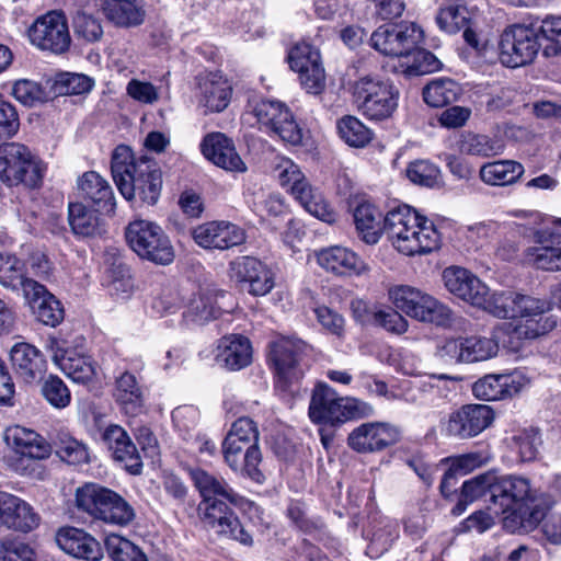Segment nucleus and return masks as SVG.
Masks as SVG:
<instances>
[{
  "mask_svg": "<svg viewBox=\"0 0 561 561\" xmlns=\"http://www.w3.org/2000/svg\"><path fill=\"white\" fill-rule=\"evenodd\" d=\"M103 439L115 460L129 461L130 463L127 467L131 469V472H139L141 462L137 448L123 427L118 425L108 426L103 434Z\"/></svg>",
  "mask_w": 561,
  "mask_h": 561,
  "instance_id": "38",
  "label": "nucleus"
},
{
  "mask_svg": "<svg viewBox=\"0 0 561 561\" xmlns=\"http://www.w3.org/2000/svg\"><path fill=\"white\" fill-rule=\"evenodd\" d=\"M260 432L256 423L243 416L234 421L222 442L225 462L233 471H244L253 481L262 482L264 476L259 469L262 453L259 447Z\"/></svg>",
  "mask_w": 561,
  "mask_h": 561,
  "instance_id": "4",
  "label": "nucleus"
},
{
  "mask_svg": "<svg viewBox=\"0 0 561 561\" xmlns=\"http://www.w3.org/2000/svg\"><path fill=\"white\" fill-rule=\"evenodd\" d=\"M125 237L130 249L141 259L158 265L174 260V249L163 229L153 221L138 219L129 222Z\"/></svg>",
  "mask_w": 561,
  "mask_h": 561,
  "instance_id": "8",
  "label": "nucleus"
},
{
  "mask_svg": "<svg viewBox=\"0 0 561 561\" xmlns=\"http://www.w3.org/2000/svg\"><path fill=\"white\" fill-rule=\"evenodd\" d=\"M436 22L442 31L455 34L471 22V14L463 5L450 4L439 10Z\"/></svg>",
  "mask_w": 561,
  "mask_h": 561,
  "instance_id": "56",
  "label": "nucleus"
},
{
  "mask_svg": "<svg viewBox=\"0 0 561 561\" xmlns=\"http://www.w3.org/2000/svg\"><path fill=\"white\" fill-rule=\"evenodd\" d=\"M250 111L261 128L274 133L289 145H301L304 131L284 103L267 99H253L250 102Z\"/></svg>",
  "mask_w": 561,
  "mask_h": 561,
  "instance_id": "11",
  "label": "nucleus"
},
{
  "mask_svg": "<svg viewBox=\"0 0 561 561\" xmlns=\"http://www.w3.org/2000/svg\"><path fill=\"white\" fill-rule=\"evenodd\" d=\"M72 26L76 36L85 42H96L103 35V27L100 20L84 12H78L73 16Z\"/></svg>",
  "mask_w": 561,
  "mask_h": 561,
  "instance_id": "64",
  "label": "nucleus"
},
{
  "mask_svg": "<svg viewBox=\"0 0 561 561\" xmlns=\"http://www.w3.org/2000/svg\"><path fill=\"white\" fill-rule=\"evenodd\" d=\"M56 454L69 465H80L89 461L87 447L66 433H58L54 438Z\"/></svg>",
  "mask_w": 561,
  "mask_h": 561,
  "instance_id": "55",
  "label": "nucleus"
},
{
  "mask_svg": "<svg viewBox=\"0 0 561 561\" xmlns=\"http://www.w3.org/2000/svg\"><path fill=\"white\" fill-rule=\"evenodd\" d=\"M443 280L449 293L470 305H480L483 301L485 284L468 270L449 266L443 272Z\"/></svg>",
  "mask_w": 561,
  "mask_h": 561,
  "instance_id": "30",
  "label": "nucleus"
},
{
  "mask_svg": "<svg viewBox=\"0 0 561 561\" xmlns=\"http://www.w3.org/2000/svg\"><path fill=\"white\" fill-rule=\"evenodd\" d=\"M222 293L211 288L201 289L194 297L184 312V318L188 323L204 325L210 320L219 317L221 308L218 306V297Z\"/></svg>",
  "mask_w": 561,
  "mask_h": 561,
  "instance_id": "39",
  "label": "nucleus"
},
{
  "mask_svg": "<svg viewBox=\"0 0 561 561\" xmlns=\"http://www.w3.org/2000/svg\"><path fill=\"white\" fill-rule=\"evenodd\" d=\"M216 362L228 370H240L252 362V346L240 334L222 336L217 345Z\"/></svg>",
  "mask_w": 561,
  "mask_h": 561,
  "instance_id": "34",
  "label": "nucleus"
},
{
  "mask_svg": "<svg viewBox=\"0 0 561 561\" xmlns=\"http://www.w3.org/2000/svg\"><path fill=\"white\" fill-rule=\"evenodd\" d=\"M400 438L397 427L381 422H368L354 428L347 437V445L362 454L377 453L396 444Z\"/></svg>",
  "mask_w": 561,
  "mask_h": 561,
  "instance_id": "20",
  "label": "nucleus"
},
{
  "mask_svg": "<svg viewBox=\"0 0 561 561\" xmlns=\"http://www.w3.org/2000/svg\"><path fill=\"white\" fill-rule=\"evenodd\" d=\"M226 499L201 501L198 516L204 525L218 536H224L251 546L252 536L242 527L234 511Z\"/></svg>",
  "mask_w": 561,
  "mask_h": 561,
  "instance_id": "13",
  "label": "nucleus"
},
{
  "mask_svg": "<svg viewBox=\"0 0 561 561\" xmlns=\"http://www.w3.org/2000/svg\"><path fill=\"white\" fill-rule=\"evenodd\" d=\"M9 502L12 507L8 512L7 529L28 533L39 525V515L27 502L10 493Z\"/></svg>",
  "mask_w": 561,
  "mask_h": 561,
  "instance_id": "47",
  "label": "nucleus"
},
{
  "mask_svg": "<svg viewBox=\"0 0 561 561\" xmlns=\"http://www.w3.org/2000/svg\"><path fill=\"white\" fill-rule=\"evenodd\" d=\"M105 548L113 561H148L137 545L116 534L106 537Z\"/></svg>",
  "mask_w": 561,
  "mask_h": 561,
  "instance_id": "54",
  "label": "nucleus"
},
{
  "mask_svg": "<svg viewBox=\"0 0 561 561\" xmlns=\"http://www.w3.org/2000/svg\"><path fill=\"white\" fill-rule=\"evenodd\" d=\"M197 89L198 105L204 107L205 112L219 113L230 102L231 84L220 73L210 72L198 77Z\"/></svg>",
  "mask_w": 561,
  "mask_h": 561,
  "instance_id": "29",
  "label": "nucleus"
},
{
  "mask_svg": "<svg viewBox=\"0 0 561 561\" xmlns=\"http://www.w3.org/2000/svg\"><path fill=\"white\" fill-rule=\"evenodd\" d=\"M375 49L383 55L408 57L423 42V31L411 23L409 25H382L371 34Z\"/></svg>",
  "mask_w": 561,
  "mask_h": 561,
  "instance_id": "16",
  "label": "nucleus"
},
{
  "mask_svg": "<svg viewBox=\"0 0 561 561\" xmlns=\"http://www.w3.org/2000/svg\"><path fill=\"white\" fill-rule=\"evenodd\" d=\"M318 264L336 275L363 274L368 268L365 262L352 250L334 245L316 253Z\"/></svg>",
  "mask_w": 561,
  "mask_h": 561,
  "instance_id": "33",
  "label": "nucleus"
},
{
  "mask_svg": "<svg viewBox=\"0 0 561 561\" xmlns=\"http://www.w3.org/2000/svg\"><path fill=\"white\" fill-rule=\"evenodd\" d=\"M12 368L25 383L42 379L46 371V360L42 352L28 343H16L10 352Z\"/></svg>",
  "mask_w": 561,
  "mask_h": 561,
  "instance_id": "31",
  "label": "nucleus"
},
{
  "mask_svg": "<svg viewBox=\"0 0 561 561\" xmlns=\"http://www.w3.org/2000/svg\"><path fill=\"white\" fill-rule=\"evenodd\" d=\"M301 206L314 217L325 222L335 221V213L324 201L322 194L305 179L290 191Z\"/></svg>",
  "mask_w": 561,
  "mask_h": 561,
  "instance_id": "45",
  "label": "nucleus"
},
{
  "mask_svg": "<svg viewBox=\"0 0 561 561\" xmlns=\"http://www.w3.org/2000/svg\"><path fill=\"white\" fill-rule=\"evenodd\" d=\"M440 170L428 160H415L407 169V176L415 184L433 187L437 184Z\"/></svg>",
  "mask_w": 561,
  "mask_h": 561,
  "instance_id": "60",
  "label": "nucleus"
},
{
  "mask_svg": "<svg viewBox=\"0 0 561 561\" xmlns=\"http://www.w3.org/2000/svg\"><path fill=\"white\" fill-rule=\"evenodd\" d=\"M353 217L362 240L367 244H376L383 230V226L381 227V211L371 203L363 202L354 209Z\"/></svg>",
  "mask_w": 561,
  "mask_h": 561,
  "instance_id": "42",
  "label": "nucleus"
},
{
  "mask_svg": "<svg viewBox=\"0 0 561 561\" xmlns=\"http://www.w3.org/2000/svg\"><path fill=\"white\" fill-rule=\"evenodd\" d=\"M68 221L72 232L79 237H94L102 230L96 213L81 203L69 204Z\"/></svg>",
  "mask_w": 561,
  "mask_h": 561,
  "instance_id": "48",
  "label": "nucleus"
},
{
  "mask_svg": "<svg viewBox=\"0 0 561 561\" xmlns=\"http://www.w3.org/2000/svg\"><path fill=\"white\" fill-rule=\"evenodd\" d=\"M552 305L548 299L516 294L511 321L495 327V337L512 352H518L526 341L551 331L557 322L548 316Z\"/></svg>",
  "mask_w": 561,
  "mask_h": 561,
  "instance_id": "2",
  "label": "nucleus"
},
{
  "mask_svg": "<svg viewBox=\"0 0 561 561\" xmlns=\"http://www.w3.org/2000/svg\"><path fill=\"white\" fill-rule=\"evenodd\" d=\"M111 170L121 194L131 201L137 195L148 205H154L162 187V174L157 162L146 156L135 158L127 146H117L112 154Z\"/></svg>",
  "mask_w": 561,
  "mask_h": 561,
  "instance_id": "1",
  "label": "nucleus"
},
{
  "mask_svg": "<svg viewBox=\"0 0 561 561\" xmlns=\"http://www.w3.org/2000/svg\"><path fill=\"white\" fill-rule=\"evenodd\" d=\"M201 146L204 157L217 167L231 172L247 171V165L237 152L233 141L226 135L209 134Z\"/></svg>",
  "mask_w": 561,
  "mask_h": 561,
  "instance_id": "27",
  "label": "nucleus"
},
{
  "mask_svg": "<svg viewBox=\"0 0 561 561\" xmlns=\"http://www.w3.org/2000/svg\"><path fill=\"white\" fill-rule=\"evenodd\" d=\"M188 474L198 490L202 501L226 499L229 503H237L238 494L225 479L201 468H188Z\"/></svg>",
  "mask_w": 561,
  "mask_h": 561,
  "instance_id": "37",
  "label": "nucleus"
},
{
  "mask_svg": "<svg viewBox=\"0 0 561 561\" xmlns=\"http://www.w3.org/2000/svg\"><path fill=\"white\" fill-rule=\"evenodd\" d=\"M24 298L26 299L33 314L45 325L56 327L64 319V309L59 300L47 291L45 286L38 282H26L24 284Z\"/></svg>",
  "mask_w": 561,
  "mask_h": 561,
  "instance_id": "26",
  "label": "nucleus"
},
{
  "mask_svg": "<svg viewBox=\"0 0 561 561\" xmlns=\"http://www.w3.org/2000/svg\"><path fill=\"white\" fill-rule=\"evenodd\" d=\"M75 504L93 519L110 525L127 526L136 516L134 507L121 494L94 482L76 490Z\"/></svg>",
  "mask_w": 561,
  "mask_h": 561,
  "instance_id": "5",
  "label": "nucleus"
},
{
  "mask_svg": "<svg viewBox=\"0 0 561 561\" xmlns=\"http://www.w3.org/2000/svg\"><path fill=\"white\" fill-rule=\"evenodd\" d=\"M514 448L517 449L520 460L531 461L538 455V448L541 444L540 433L537 428L530 427L523 430L513 437Z\"/></svg>",
  "mask_w": 561,
  "mask_h": 561,
  "instance_id": "62",
  "label": "nucleus"
},
{
  "mask_svg": "<svg viewBox=\"0 0 561 561\" xmlns=\"http://www.w3.org/2000/svg\"><path fill=\"white\" fill-rule=\"evenodd\" d=\"M399 536V526L396 520L387 517L375 520L367 531L369 543L366 553L370 558H379L392 546Z\"/></svg>",
  "mask_w": 561,
  "mask_h": 561,
  "instance_id": "46",
  "label": "nucleus"
},
{
  "mask_svg": "<svg viewBox=\"0 0 561 561\" xmlns=\"http://www.w3.org/2000/svg\"><path fill=\"white\" fill-rule=\"evenodd\" d=\"M337 131L340 137L351 147H365L373 138V131L357 117L351 115L339 119Z\"/></svg>",
  "mask_w": 561,
  "mask_h": 561,
  "instance_id": "52",
  "label": "nucleus"
},
{
  "mask_svg": "<svg viewBox=\"0 0 561 561\" xmlns=\"http://www.w3.org/2000/svg\"><path fill=\"white\" fill-rule=\"evenodd\" d=\"M354 95L359 111L369 119H386L398 106L399 92L393 84L371 76L355 82Z\"/></svg>",
  "mask_w": 561,
  "mask_h": 561,
  "instance_id": "10",
  "label": "nucleus"
},
{
  "mask_svg": "<svg viewBox=\"0 0 561 561\" xmlns=\"http://www.w3.org/2000/svg\"><path fill=\"white\" fill-rule=\"evenodd\" d=\"M273 172L278 179L280 185L289 187L290 191L293 190V186H296V184H299L306 179L300 168L293 160L286 157L275 158Z\"/></svg>",
  "mask_w": 561,
  "mask_h": 561,
  "instance_id": "63",
  "label": "nucleus"
},
{
  "mask_svg": "<svg viewBox=\"0 0 561 561\" xmlns=\"http://www.w3.org/2000/svg\"><path fill=\"white\" fill-rule=\"evenodd\" d=\"M536 499V490L531 486L530 480L522 476L495 474V483L492 489V504L503 514L508 513L513 507L525 504L526 501Z\"/></svg>",
  "mask_w": 561,
  "mask_h": 561,
  "instance_id": "23",
  "label": "nucleus"
},
{
  "mask_svg": "<svg viewBox=\"0 0 561 561\" xmlns=\"http://www.w3.org/2000/svg\"><path fill=\"white\" fill-rule=\"evenodd\" d=\"M80 196L100 210L113 213L115 198L110 183L94 171L83 173L77 182Z\"/></svg>",
  "mask_w": 561,
  "mask_h": 561,
  "instance_id": "36",
  "label": "nucleus"
},
{
  "mask_svg": "<svg viewBox=\"0 0 561 561\" xmlns=\"http://www.w3.org/2000/svg\"><path fill=\"white\" fill-rule=\"evenodd\" d=\"M388 294L396 308L413 319L440 327H447L451 323L453 311L419 288L409 285H396L389 288Z\"/></svg>",
  "mask_w": 561,
  "mask_h": 561,
  "instance_id": "7",
  "label": "nucleus"
},
{
  "mask_svg": "<svg viewBox=\"0 0 561 561\" xmlns=\"http://www.w3.org/2000/svg\"><path fill=\"white\" fill-rule=\"evenodd\" d=\"M533 242L524 252L525 263L546 272L561 271V233L536 230Z\"/></svg>",
  "mask_w": 561,
  "mask_h": 561,
  "instance_id": "21",
  "label": "nucleus"
},
{
  "mask_svg": "<svg viewBox=\"0 0 561 561\" xmlns=\"http://www.w3.org/2000/svg\"><path fill=\"white\" fill-rule=\"evenodd\" d=\"M359 401L340 398L328 385L318 383L311 394L309 417L317 424L344 423L359 415Z\"/></svg>",
  "mask_w": 561,
  "mask_h": 561,
  "instance_id": "12",
  "label": "nucleus"
},
{
  "mask_svg": "<svg viewBox=\"0 0 561 561\" xmlns=\"http://www.w3.org/2000/svg\"><path fill=\"white\" fill-rule=\"evenodd\" d=\"M7 445L22 457L34 460L46 459L51 454V446L41 435L23 426H11L4 432Z\"/></svg>",
  "mask_w": 561,
  "mask_h": 561,
  "instance_id": "32",
  "label": "nucleus"
},
{
  "mask_svg": "<svg viewBox=\"0 0 561 561\" xmlns=\"http://www.w3.org/2000/svg\"><path fill=\"white\" fill-rule=\"evenodd\" d=\"M540 30L523 24H513L502 32L499 42V58L508 68L530 65L537 57L541 43Z\"/></svg>",
  "mask_w": 561,
  "mask_h": 561,
  "instance_id": "9",
  "label": "nucleus"
},
{
  "mask_svg": "<svg viewBox=\"0 0 561 561\" xmlns=\"http://www.w3.org/2000/svg\"><path fill=\"white\" fill-rule=\"evenodd\" d=\"M494 411L486 404H466L449 415L448 435L468 439L486 430L494 421Z\"/></svg>",
  "mask_w": 561,
  "mask_h": 561,
  "instance_id": "19",
  "label": "nucleus"
},
{
  "mask_svg": "<svg viewBox=\"0 0 561 561\" xmlns=\"http://www.w3.org/2000/svg\"><path fill=\"white\" fill-rule=\"evenodd\" d=\"M47 348L53 362L60 370L76 382H88L95 375V363L92 358L77 350H64L56 339H49Z\"/></svg>",
  "mask_w": 561,
  "mask_h": 561,
  "instance_id": "25",
  "label": "nucleus"
},
{
  "mask_svg": "<svg viewBox=\"0 0 561 561\" xmlns=\"http://www.w3.org/2000/svg\"><path fill=\"white\" fill-rule=\"evenodd\" d=\"M541 37L546 41L542 47L545 57L561 55V16L546 18L539 26Z\"/></svg>",
  "mask_w": 561,
  "mask_h": 561,
  "instance_id": "57",
  "label": "nucleus"
},
{
  "mask_svg": "<svg viewBox=\"0 0 561 561\" xmlns=\"http://www.w3.org/2000/svg\"><path fill=\"white\" fill-rule=\"evenodd\" d=\"M457 148L459 152L463 154L491 158L502 154L504 152L505 145L496 137L465 131L457 140Z\"/></svg>",
  "mask_w": 561,
  "mask_h": 561,
  "instance_id": "44",
  "label": "nucleus"
},
{
  "mask_svg": "<svg viewBox=\"0 0 561 561\" xmlns=\"http://www.w3.org/2000/svg\"><path fill=\"white\" fill-rule=\"evenodd\" d=\"M502 342L495 337L468 336L447 340L440 347V356L457 363L486 360L496 355Z\"/></svg>",
  "mask_w": 561,
  "mask_h": 561,
  "instance_id": "18",
  "label": "nucleus"
},
{
  "mask_svg": "<svg viewBox=\"0 0 561 561\" xmlns=\"http://www.w3.org/2000/svg\"><path fill=\"white\" fill-rule=\"evenodd\" d=\"M503 519V526L511 533H529L545 517V508L536 503V499L513 507Z\"/></svg>",
  "mask_w": 561,
  "mask_h": 561,
  "instance_id": "41",
  "label": "nucleus"
},
{
  "mask_svg": "<svg viewBox=\"0 0 561 561\" xmlns=\"http://www.w3.org/2000/svg\"><path fill=\"white\" fill-rule=\"evenodd\" d=\"M194 241L208 250H228L245 242V231L229 221H209L192 230Z\"/></svg>",
  "mask_w": 561,
  "mask_h": 561,
  "instance_id": "22",
  "label": "nucleus"
},
{
  "mask_svg": "<svg viewBox=\"0 0 561 561\" xmlns=\"http://www.w3.org/2000/svg\"><path fill=\"white\" fill-rule=\"evenodd\" d=\"M104 16L118 27H135L145 22V0H99Z\"/></svg>",
  "mask_w": 561,
  "mask_h": 561,
  "instance_id": "35",
  "label": "nucleus"
},
{
  "mask_svg": "<svg viewBox=\"0 0 561 561\" xmlns=\"http://www.w3.org/2000/svg\"><path fill=\"white\" fill-rule=\"evenodd\" d=\"M524 171L523 164L515 160H496L483 163L479 170V178L490 186H507L516 183Z\"/></svg>",
  "mask_w": 561,
  "mask_h": 561,
  "instance_id": "40",
  "label": "nucleus"
},
{
  "mask_svg": "<svg viewBox=\"0 0 561 561\" xmlns=\"http://www.w3.org/2000/svg\"><path fill=\"white\" fill-rule=\"evenodd\" d=\"M460 91L459 84L454 80L439 78L425 85L423 89V99L430 106L440 107L455 102Z\"/></svg>",
  "mask_w": 561,
  "mask_h": 561,
  "instance_id": "49",
  "label": "nucleus"
},
{
  "mask_svg": "<svg viewBox=\"0 0 561 561\" xmlns=\"http://www.w3.org/2000/svg\"><path fill=\"white\" fill-rule=\"evenodd\" d=\"M114 398L128 415H137L144 407V394L135 375L125 371L116 378Z\"/></svg>",
  "mask_w": 561,
  "mask_h": 561,
  "instance_id": "43",
  "label": "nucleus"
},
{
  "mask_svg": "<svg viewBox=\"0 0 561 561\" xmlns=\"http://www.w3.org/2000/svg\"><path fill=\"white\" fill-rule=\"evenodd\" d=\"M93 81L81 73H62L55 81V91L60 95H78L89 92Z\"/></svg>",
  "mask_w": 561,
  "mask_h": 561,
  "instance_id": "61",
  "label": "nucleus"
},
{
  "mask_svg": "<svg viewBox=\"0 0 561 561\" xmlns=\"http://www.w3.org/2000/svg\"><path fill=\"white\" fill-rule=\"evenodd\" d=\"M23 266L15 255L0 252V284L12 289L21 287L24 291V284L35 280L24 276Z\"/></svg>",
  "mask_w": 561,
  "mask_h": 561,
  "instance_id": "51",
  "label": "nucleus"
},
{
  "mask_svg": "<svg viewBox=\"0 0 561 561\" xmlns=\"http://www.w3.org/2000/svg\"><path fill=\"white\" fill-rule=\"evenodd\" d=\"M27 35L34 46L54 54H64L71 43L67 18L61 11H50L37 18Z\"/></svg>",
  "mask_w": 561,
  "mask_h": 561,
  "instance_id": "14",
  "label": "nucleus"
},
{
  "mask_svg": "<svg viewBox=\"0 0 561 561\" xmlns=\"http://www.w3.org/2000/svg\"><path fill=\"white\" fill-rule=\"evenodd\" d=\"M307 348L304 341L294 337H283L271 345L270 357L274 364L278 383L284 389L302 377L301 360Z\"/></svg>",
  "mask_w": 561,
  "mask_h": 561,
  "instance_id": "15",
  "label": "nucleus"
},
{
  "mask_svg": "<svg viewBox=\"0 0 561 561\" xmlns=\"http://www.w3.org/2000/svg\"><path fill=\"white\" fill-rule=\"evenodd\" d=\"M58 547L66 553L88 561L103 558L101 543L90 534L76 527L60 528L56 534Z\"/></svg>",
  "mask_w": 561,
  "mask_h": 561,
  "instance_id": "28",
  "label": "nucleus"
},
{
  "mask_svg": "<svg viewBox=\"0 0 561 561\" xmlns=\"http://www.w3.org/2000/svg\"><path fill=\"white\" fill-rule=\"evenodd\" d=\"M383 231L400 253L424 255L440 248V233L434 224L410 206L390 210L383 218Z\"/></svg>",
  "mask_w": 561,
  "mask_h": 561,
  "instance_id": "3",
  "label": "nucleus"
},
{
  "mask_svg": "<svg viewBox=\"0 0 561 561\" xmlns=\"http://www.w3.org/2000/svg\"><path fill=\"white\" fill-rule=\"evenodd\" d=\"M45 171V164L26 146L19 142L0 145V180L9 186L38 187Z\"/></svg>",
  "mask_w": 561,
  "mask_h": 561,
  "instance_id": "6",
  "label": "nucleus"
},
{
  "mask_svg": "<svg viewBox=\"0 0 561 561\" xmlns=\"http://www.w3.org/2000/svg\"><path fill=\"white\" fill-rule=\"evenodd\" d=\"M494 483L495 473L492 471L479 474L466 481L461 488L465 502H473L481 496L489 495L490 502L492 503V489Z\"/></svg>",
  "mask_w": 561,
  "mask_h": 561,
  "instance_id": "59",
  "label": "nucleus"
},
{
  "mask_svg": "<svg viewBox=\"0 0 561 561\" xmlns=\"http://www.w3.org/2000/svg\"><path fill=\"white\" fill-rule=\"evenodd\" d=\"M405 61L400 64L402 72L407 76H422L434 72L440 68V61L434 54L420 48L417 45L408 57H403Z\"/></svg>",
  "mask_w": 561,
  "mask_h": 561,
  "instance_id": "53",
  "label": "nucleus"
},
{
  "mask_svg": "<svg viewBox=\"0 0 561 561\" xmlns=\"http://www.w3.org/2000/svg\"><path fill=\"white\" fill-rule=\"evenodd\" d=\"M288 59L290 68L296 72L322 65L319 50L308 43H299L294 46Z\"/></svg>",
  "mask_w": 561,
  "mask_h": 561,
  "instance_id": "58",
  "label": "nucleus"
},
{
  "mask_svg": "<svg viewBox=\"0 0 561 561\" xmlns=\"http://www.w3.org/2000/svg\"><path fill=\"white\" fill-rule=\"evenodd\" d=\"M528 382L520 373L486 375L473 383L472 392L480 400H504L519 393Z\"/></svg>",
  "mask_w": 561,
  "mask_h": 561,
  "instance_id": "24",
  "label": "nucleus"
},
{
  "mask_svg": "<svg viewBox=\"0 0 561 561\" xmlns=\"http://www.w3.org/2000/svg\"><path fill=\"white\" fill-rule=\"evenodd\" d=\"M229 274L253 296H265L274 288L271 270L254 256H238L229 263Z\"/></svg>",
  "mask_w": 561,
  "mask_h": 561,
  "instance_id": "17",
  "label": "nucleus"
},
{
  "mask_svg": "<svg viewBox=\"0 0 561 561\" xmlns=\"http://www.w3.org/2000/svg\"><path fill=\"white\" fill-rule=\"evenodd\" d=\"M515 299L516 293L514 291H499L490 294L489 288L485 285V293L482 295L483 301L480 305L473 306L488 311L496 318L506 319L514 316Z\"/></svg>",
  "mask_w": 561,
  "mask_h": 561,
  "instance_id": "50",
  "label": "nucleus"
}]
</instances>
